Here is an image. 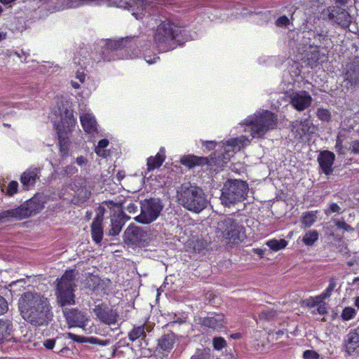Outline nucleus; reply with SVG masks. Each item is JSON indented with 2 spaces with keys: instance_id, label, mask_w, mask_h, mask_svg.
Wrapping results in <instances>:
<instances>
[{
  "instance_id": "de8ad7c7",
  "label": "nucleus",
  "mask_w": 359,
  "mask_h": 359,
  "mask_svg": "<svg viewBox=\"0 0 359 359\" xmlns=\"http://www.w3.org/2000/svg\"><path fill=\"white\" fill-rule=\"evenodd\" d=\"M209 349H198L191 359H204L208 354Z\"/></svg>"
},
{
  "instance_id": "ddd939ff",
  "label": "nucleus",
  "mask_w": 359,
  "mask_h": 359,
  "mask_svg": "<svg viewBox=\"0 0 359 359\" xmlns=\"http://www.w3.org/2000/svg\"><path fill=\"white\" fill-rule=\"evenodd\" d=\"M291 126L294 137L299 140H309L316 130V126L309 118L295 121L292 123Z\"/></svg>"
},
{
  "instance_id": "1a4fd4ad",
  "label": "nucleus",
  "mask_w": 359,
  "mask_h": 359,
  "mask_svg": "<svg viewBox=\"0 0 359 359\" xmlns=\"http://www.w3.org/2000/svg\"><path fill=\"white\" fill-rule=\"evenodd\" d=\"M152 240L151 231L134 224H130L124 231L123 241L132 248L146 247Z\"/></svg>"
},
{
  "instance_id": "7ed1b4c3",
  "label": "nucleus",
  "mask_w": 359,
  "mask_h": 359,
  "mask_svg": "<svg viewBox=\"0 0 359 359\" xmlns=\"http://www.w3.org/2000/svg\"><path fill=\"white\" fill-rule=\"evenodd\" d=\"M18 305L22 318L34 325L47 323L53 316L48 299L36 292H25Z\"/></svg>"
},
{
  "instance_id": "774afa93",
  "label": "nucleus",
  "mask_w": 359,
  "mask_h": 359,
  "mask_svg": "<svg viewBox=\"0 0 359 359\" xmlns=\"http://www.w3.org/2000/svg\"><path fill=\"white\" fill-rule=\"evenodd\" d=\"M71 83H72V87L76 89L80 88V83L77 81H72Z\"/></svg>"
},
{
  "instance_id": "a18cd8bd",
  "label": "nucleus",
  "mask_w": 359,
  "mask_h": 359,
  "mask_svg": "<svg viewBox=\"0 0 359 359\" xmlns=\"http://www.w3.org/2000/svg\"><path fill=\"white\" fill-rule=\"evenodd\" d=\"M335 286H336L335 281L333 279H332L330 281L329 285L327 287V289L325 290V291L324 292H323L322 294H320L325 299L328 298L331 295Z\"/></svg>"
},
{
  "instance_id": "4be33fe9",
  "label": "nucleus",
  "mask_w": 359,
  "mask_h": 359,
  "mask_svg": "<svg viewBox=\"0 0 359 359\" xmlns=\"http://www.w3.org/2000/svg\"><path fill=\"white\" fill-rule=\"evenodd\" d=\"M202 323L207 327L219 331L225 327L226 323L222 313H212L204 318Z\"/></svg>"
},
{
  "instance_id": "7c9ffc66",
  "label": "nucleus",
  "mask_w": 359,
  "mask_h": 359,
  "mask_svg": "<svg viewBox=\"0 0 359 359\" xmlns=\"http://www.w3.org/2000/svg\"><path fill=\"white\" fill-rule=\"evenodd\" d=\"M67 336L69 339H72L73 341L76 342H88L92 344H100L102 346L106 344L105 343L102 342L100 339L95 337H84L74 334L71 332L67 333Z\"/></svg>"
},
{
  "instance_id": "dca6fc26",
  "label": "nucleus",
  "mask_w": 359,
  "mask_h": 359,
  "mask_svg": "<svg viewBox=\"0 0 359 359\" xmlns=\"http://www.w3.org/2000/svg\"><path fill=\"white\" fill-rule=\"evenodd\" d=\"M289 97L291 105L299 111L309 107L313 100L311 95L305 90L292 92Z\"/></svg>"
},
{
  "instance_id": "e433bc0d",
  "label": "nucleus",
  "mask_w": 359,
  "mask_h": 359,
  "mask_svg": "<svg viewBox=\"0 0 359 359\" xmlns=\"http://www.w3.org/2000/svg\"><path fill=\"white\" fill-rule=\"evenodd\" d=\"M345 138L346 135L342 132H340L337 136L335 144L336 151L339 154H345L348 151L346 149H348V146L344 145V141L345 140Z\"/></svg>"
},
{
  "instance_id": "4468645a",
  "label": "nucleus",
  "mask_w": 359,
  "mask_h": 359,
  "mask_svg": "<svg viewBox=\"0 0 359 359\" xmlns=\"http://www.w3.org/2000/svg\"><path fill=\"white\" fill-rule=\"evenodd\" d=\"M43 198L38 196L27 201L25 204L18 208L20 219L29 217L38 213L43 208Z\"/></svg>"
},
{
  "instance_id": "f8f14e48",
  "label": "nucleus",
  "mask_w": 359,
  "mask_h": 359,
  "mask_svg": "<svg viewBox=\"0 0 359 359\" xmlns=\"http://www.w3.org/2000/svg\"><path fill=\"white\" fill-rule=\"evenodd\" d=\"M323 17L336 22L342 27H348L351 22V17L345 9L339 6H330L322 12Z\"/></svg>"
},
{
  "instance_id": "4c0bfd02",
  "label": "nucleus",
  "mask_w": 359,
  "mask_h": 359,
  "mask_svg": "<svg viewBox=\"0 0 359 359\" xmlns=\"http://www.w3.org/2000/svg\"><path fill=\"white\" fill-rule=\"evenodd\" d=\"M86 285L91 288L94 291H97L99 290V288L101 287V283L102 282L100 278L96 276H90L87 280H86Z\"/></svg>"
},
{
  "instance_id": "a211bd4d",
  "label": "nucleus",
  "mask_w": 359,
  "mask_h": 359,
  "mask_svg": "<svg viewBox=\"0 0 359 359\" xmlns=\"http://www.w3.org/2000/svg\"><path fill=\"white\" fill-rule=\"evenodd\" d=\"M80 121L83 129L89 135H94L97 133V124L95 116L90 109L81 108Z\"/></svg>"
},
{
  "instance_id": "473e14b6",
  "label": "nucleus",
  "mask_w": 359,
  "mask_h": 359,
  "mask_svg": "<svg viewBox=\"0 0 359 359\" xmlns=\"http://www.w3.org/2000/svg\"><path fill=\"white\" fill-rule=\"evenodd\" d=\"M318 211H309L303 213L301 221L306 228L311 226L317 219Z\"/></svg>"
},
{
  "instance_id": "b1692460",
  "label": "nucleus",
  "mask_w": 359,
  "mask_h": 359,
  "mask_svg": "<svg viewBox=\"0 0 359 359\" xmlns=\"http://www.w3.org/2000/svg\"><path fill=\"white\" fill-rule=\"evenodd\" d=\"M176 341V336L174 333H168L163 335L158 341V347L163 351L170 352Z\"/></svg>"
},
{
  "instance_id": "5701e85b",
  "label": "nucleus",
  "mask_w": 359,
  "mask_h": 359,
  "mask_svg": "<svg viewBox=\"0 0 359 359\" xmlns=\"http://www.w3.org/2000/svg\"><path fill=\"white\" fill-rule=\"evenodd\" d=\"M327 59L325 53H320L318 47H310V51L307 55L308 64L311 67H316L323 62Z\"/></svg>"
},
{
  "instance_id": "338daca9",
  "label": "nucleus",
  "mask_w": 359,
  "mask_h": 359,
  "mask_svg": "<svg viewBox=\"0 0 359 359\" xmlns=\"http://www.w3.org/2000/svg\"><path fill=\"white\" fill-rule=\"evenodd\" d=\"M137 209V207L134 205V204H130L128 206V210L130 212H135V210Z\"/></svg>"
},
{
  "instance_id": "680f3d73",
  "label": "nucleus",
  "mask_w": 359,
  "mask_h": 359,
  "mask_svg": "<svg viewBox=\"0 0 359 359\" xmlns=\"http://www.w3.org/2000/svg\"><path fill=\"white\" fill-rule=\"evenodd\" d=\"M203 145L205 146L208 151L213 149L216 146V142L213 141L203 142Z\"/></svg>"
},
{
  "instance_id": "cd10ccee",
  "label": "nucleus",
  "mask_w": 359,
  "mask_h": 359,
  "mask_svg": "<svg viewBox=\"0 0 359 359\" xmlns=\"http://www.w3.org/2000/svg\"><path fill=\"white\" fill-rule=\"evenodd\" d=\"M165 161V149L161 147L156 156H150L147 158V172L159 168Z\"/></svg>"
},
{
  "instance_id": "c03bdc74",
  "label": "nucleus",
  "mask_w": 359,
  "mask_h": 359,
  "mask_svg": "<svg viewBox=\"0 0 359 359\" xmlns=\"http://www.w3.org/2000/svg\"><path fill=\"white\" fill-rule=\"evenodd\" d=\"M18 183L16 181H11L6 189V194L13 196L18 192Z\"/></svg>"
},
{
  "instance_id": "0e129e2a",
  "label": "nucleus",
  "mask_w": 359,
  "mask_h": 359,
  "mask_svg": "<svg viewBox=\"0 0 359 359\" xmlns=\"http://www.w3.org/2000/svg\"><path fill=\"white\" fill-rule=\"evenodd\" d=\"M24 283H25L24 280L21 279V280H18L15 282H13L11 284H10V287H13L14 286H17L18 285L22 286V284H24Z\"/></svg>"
},
{
  "instance_id": "9b49d317",
  "label": "nucleus",
  "mask_w": 359,
  "mask_h": 359,
  "mask_svg": "<svg viewBox=\"0 0 359 359\" xmlns=\"http://www.w3.org/2000/svg\"><path fill=\"white\" fill-rule=\"evenodd\" d=\"M109 4L128 9L132 12V15L137 19L140 20L147 13L148 7L147 1L144 0H107Z\"/></svg>"
},
{
  "instance_id": "bb28decb",
  "label": "nucleus",
  "mask_w": 359,
  "mask_h": 359,
  "mask_svg": "<svg viewBox=\"0 0 359 359\" xmlns=\"http://www.w3.org/2000/svg\"><path fill=\"white\" fill-rule=\"evenodd\" d=\"M180 162L189 168L210 163L207 158L198 157L194 155L184 156L181 158Z\"/></svg>"
},
{
  "instance_id": "2f4dec72",
  "label": "nucleus",
  "mask_w": 359,
  "mask_h": 359,
  "mask_svg": "<svg viewBox=\"0 0 359 359\" xmlns=\"http://www.w3.org/2000/svg\"><path fill=\"white\" fill-rule=\"evenodd\" d=\"M12 219H20L18 208L0 212V222H6Z\"/></svg>"
},
{
  "instance_id": "f704fd0d",
  "label": "nucleus",
  "mask_w": 359,
  "mask_h": 359,
  "mask_svg": "<svg viewBox=\"0 0 359 359\" xmlns=\"http://www.w3.org/2000/svg\"><path fill=\"white\" fill-rule=\"evenodd\" d=\"M109 145V141L107 139H102L99 141L95 147V153L97 156L105 158L109 154V151L106 149Z\"/></svg>"
},
{
  "instance_id": "412c9836",
  "label": "nucleus",
  "mask_w": 359,
  "mask_h": 359,
  "mask_svg": "<svg viewBox=\"0 0 359 359\" xmlns=\"http://www.w3.org/2000/svg\"><path fill=\"white\" fill-rule=\"evenodd\" d=\"M335 159L334 153L330 151H323L320 152L318 157V161L322 171L328 175L332 172V165Z\"/></svg>"
},
{
  "instance_id": "f257e3e1",
  "label": "nucleus",
  "mask_w": 359,
  "mask_h": 359,
  "mask_svg": "<svg viewBox=\"0 0 359 359\" xmlns=\"http://www.w3.org/2000/svg\"><path fill=\"white\" fill-rule=\"evenodd\" d=\"M147 27L142 31L139 36H127L118 39H106L100 42L102 48V59L110 61L116 59L133 58L135 55H122L123 48H130L133 45L144 50L153 45L161 52H168L175 49L180 44V36L184 29L172 22L170 19L159 16H147Z\"/></svg>"
},
{
  "instance_id": "c85d7f7f",
  "label": "nucleus",
  "mask_w": 359,
  "mask_h": 359,
  "mask_svg": "<svg viewBox=\"0 0 359 359\" xmlns=\"http://www.w3.org/2000/svg\"><path fill=\"white\" fill-rule=\"evenodd\" d=\"M14 331L13 323L6 318L0 319V341L10 337Z\"/></svg>"
},
{
  "instance_id": "603ef678",
  "label": "nucleus",
  "mask_w": 359,
  "mask_h": 359,
  "mask_svg": "<svg viewBox=\"0 0 359 359\" xmlns=\"http://www.w3.org/2000/svg\"><path fill=\"white\" fill-rule=\"evenodd\" d=\"M316 307V309L312 311L313 313H319L320 315H323L327 313V308L325 304L322 302Z\"/></svg>"
},
{
  "instance_id": "09e8293b",
  "label": "nucleus",
  "mask_w": 359,
  "mask_h": 359,
  "mask_svg": "<svg viewBox=\"0 0 359 359\" xmlns=\"http://www.w3.org/2000/svg\"><path fill=\"white\" fill-rule=\"evenodd\" d=\"M304 359H319L320 355L313 350H306L303 353Z\"/></svg>"
},
{
  "instance_id": "a19ab883",
  "label": "nucleus",
  "mask_w": 359,
  "mask_h": 359,
  "mask_svg": "<svg viewBox=\"0 0 359 359\" xmlns=\"http://www.w3.org/2000/svg\"><path fill=\"white\" fill-rule=\"evenodd\" d=\"M212 345L215 350L220 351L226 346V342L224 338L217 337L213 338Z\"/></svg>"
},
{
  "instance_id": "ea45409f",
  "label": "nucleus",
  "mask_w": 359,
  "mask_h": 359,
  "mask_svg": "<svg viewBox=\"0 0 359 359\" xmlns=\"http://www.w3.org/2000/svg\"><path fill=\"white\" fill-rule=\"evenodd\" d=\"M123 224L121 221H118L117 219H111V229L109 231V234L111 236L118 235L122 229Z\"/></svg>"
},
{
  "instance_id": "8fccbe9b",
  "label": "nucleus",
  "mask_w": 359,
  "mask_h": 359,
  "mask_svg": "<svg viewBox=\"0 0 359 359\" xmlns=\"http://www.w3.org/2000/svg\"><path fill=\"white\" fill-rule=\"evenodd\" d=\"M290 23V20L285 16L283 15L278 18L276 21L277 27H285Z\"/></svg>"
},
{
  "instance_id": "37998d69",
  "label": "nucleus",
  "mask_w": 359,
  "mask_h": 359,
  "mask_svg": "<svg viewBox=\"0 0 359 359\" xmlns=\"http://www.w3.org/2000/svg\"><path fill=\"white\" fill-rule=\"evenodd\" d=\"M317 116L320 120L324 121H328L331 118L330 112L325 109H318Z\"/></svg>"
},
{
  "instance_id": "79ce46f5",
  "label": "nucleus",
  "mask_w": 359,
  "mask_h": 359,
  "mask_svg": "<svg viewBox=\"0 0 359 359\" xmlns=\"http://www.w3.org/2000/svg\"><path fill=\"white\" fill-rule=\"evenodd\" d=\"M355 310L351 307H346L341 313V318L344 320H349L354 318L355 316Z\"/></svg>"
},
{
  "instance_id": "6e6d98bb",
  "label": "nucleus",
  "mask_w": 359,
  "mask_h": 359,
  "mask_svg": "<svg viewBox=\"0 0 359 359\" xmlns=\"http://www.w3.org/2000/svg\"><path fill=\"white\" fill-rule=\"evenodd\" d=\"M335 224H336V226L339 229H342L346 231H352L353 230L352 227L350 225L347 224L345 222L336 221Z\"/></svg>"
},
{
  "instance_id": "aec40b11",
  "label": "nucleus",
  "mask_w": 359,
  "mask_h": 359,
  "mask_svg": "<svg viewBox=\"0 0 359 359\" xmlns=\"http://www.w3.org/2000/svg\"><path fill=\"white\" fill-rule=\"evenodd\" d=\"M63 312L69 327L84 328L86 326L88 318L84 313L76 309H65Z\"/></svg>"
},
{
  "instance_id": "0eeeda50",
  "label": "nucleus",
  "mask_w": 359,
  "mask_h": 359,
  "mask_svg": "<svg viewBox=\"0 0 359 359\" xmlns=\"http://www.w3.org/2000/svg\"><path fill=\"white\" fill-rule=\"evenodd\" d=\"M74 278V271L69 270L60 279H57V300L62 306L74 304L75 303L74 290L76 285Z\"/></svg>"
},
{
  "instance_id": "2eb2a0df",
  "label": "nucleus",
  "mask_w": 359,
  "mask_h": 359,
  "mask_svg": "<svg viewBox=\"0 0 359 359\" xmlns=\"http://www.w3.org/2000/svg\"><path fill=\"white\" fill-rule=\"evenodd\" d=\"M93 312L103 323L111 325L118 323V313L105 304H96L93 308Z\"/></svg>"
},
{
  "instance_id": "69168bd1",
  "label": "nucleus",
  "mask_w": 359,
  "mask_h": 359,
  "mask_svg": "<svg viewBox=\"0 0 359 359\" xmlns=\"http://www.w3.org/2000/svg\"><path fill=\"white\" fill-rule=\"evenodd\" d=\"M263 314L267 319H270L274 316V313L272 311L268 312L267 311H266L263 313Z\"/></svg>"
},
{
  "instance_id": "6e6552de",
  "label": "nucleus",
  "mask_w": 359,
  "mask_h": 359,
  "mask_svg": "<svg viewBox=\"0 0 359 359\" xmlns=\"http://www.w3.org/2000/svg\"><path fill=\"white\" fill-rule=\"evenodd\" d=\"M248 192V184L241 180L228 181L224 184L221 202L225 206H231L244 200Z\"/></svg>"
},
{
  "instance_id": "13d9d810",
  "label": "nucleus",
  "mask_w": 359,
  "mask_h": 359,
  "mask_svg": "<svg viewBox=\"0 0 359 359\" xmlns=\"http://www.w3.org/2000/svg\"><path fill=\"white\" fill-rule=\"evenodd\" d=\"M144 60L148 64L151 65L156 62V61L159 60V57L154 55L153 57H151V55H145Z\"/></svg>"
},
{
  "instance_id": "bf43d9fd",
  "label": "nucleus",
  "mask_w": 359,
  "mask_h": 359,
  "mask_svg": "<svg viewBox=\"0 0 359 359\" xmlns=\"http://www.w3.org/2000/svg\"><path fill=\"white\" fill-rule=\"evenodd\" d=\"M86 78V74H84V72L78 70L76 74V79L79 81L81 83H83L84 82Z\"/></svg>"
},
{
  "instance_id": "e2e57ef3",
  "label": "nucleus",
  "mask_w": 359,
  "mask_h": 359,
  "mask_svg": "<svg viewBox=\"0 0 359 359\" xmlns=\"http://www.w3.org/2000/svg\"><path fill=\"white\" fill-rule=\"evenodd\" d=\"M76 162L79 165L83 166L86 164L87 160L84 156H81L76 158Z\"/></svg>"
},
{
  "instance_id": "4d7b16f0",
  "label": "nucleus",
  "mask_w": 359,
  "mask_h": 359,
  "mask_svg": "<svg viewBox=\"0 0 359 359\" xmlns=\"http://www.w3.org/2000/svg\"><path fill=\"white\" fill-rule=\"evenodd\" d=\"M65 172L66 175H72L77 172V168L74 165H70L66 168Z\"/></svg>"
},
{
  "instance_id": "49530a36",
  "label": "nucleus",
  "mask_w": 359,
  "mask_h": 359,
  "mask_svg": "<svg viewBox=\"0 0 359 359\" xmlns=\"http://www.w3.org/2000/svg\"><path fill=\"white\" fill-rule=\"evenodd\" d=\"M346 149L353 154H359V141L354 140L351 142L348 145V149Z\"/></svg>"
},
{
  "instance_id": "393cba45",
  "label": "nucleus",
  "mask_w": 359,
  "mask_h": 359,
  "mask_svg": "<svg viewBox=\"0 0 359 359\" xmlns=\"http://www.w3.org/2000/svg\"><path fill=\"white\" fill-rule=\"evenodd\" d=\"M102 217L101 215H97L94 219L91 225V233L93 241L99 243L101 242L103 236L102 227Z\"/></svg>"
},
{
  "instance_id": "423d86ee",
  "label": "nucleus",
  "mask_w": 359,
  "mask_h": 359,
  "mask_svg": "<svg viewBox=\"0 0 359 359\" xmlns=\"http://www.w3.org/2000/svg\"><path fill=\"white\" fill-rule=\"evenodd\" d=\"M216 234L228 243L238 244L245 238L244 228L231 217L220 219L216 227Z\"/></svg>"
},
{
  "instance_id": "9d476101",
  "label": "nucleus",
  "mask_w": 359,
  "mask_h": 359,
  "mask_svg": "<svg viewBox=\"0 0 359 359\" xmlns=\"http://www.w3.org/2000/svg\"><path fill=\"white\" fill-rule=\"evenodd\" d=\"M163 205L158 199L151 198L141 203V212L135 219L142 224H149L155 221L159 216Z\"/></svg>"
},
{
  "instance_id": "3c124183",
  "label": "nucleus",
  "mask_w": 359,
  "mask_h": 359,
  "mask_svg": "<svg viewBox=\"0 0 359 359\" xmlns=\"http://www.w3.org/2000/svg\"><path fill=\"white\" fill-rule=\"evenodd\" d=\"M76 192L78 197L82 200H86L89 198L90 192L86 188L78 189Z\"/></svg>"
},
{
  "instance_id": "f3484780",
  "label": "nucleus",
  "mask_w": 359,
  "mask_h": 359,
  "mask_svg": "<svg viewBox=\"0 0 359 359\" xmlns=\"http://www.w3.org/2000/svg\"><path fill=\"white\" fill-rule=\"evenodd\" d=\"M41 176V169L32 166L25 170L21 175L20 181L24 189L29 190L34 187Z\"/></svg>"
},
{
  "instance_id": "052dcab7",
  "label": "nucleus",
  "mask_w": 359,
  "mask_h": 359,
  "mask_svg": "<svg viewBox=\"0 0 359 359\" xmlns=\"http://www.w3.org/2000/svg\"><path fill=\"white\" fill-rule=\"evenodd\" d=\"M55 341L54 339H47L44 341L43 345L48 349H53L55 346Z\"/></svg>"
},
{
  "instance_id": "72a5a7b5",
  "label": "nucleus",
  "mask_w": 359,
  "mask_h": 359,
  "mask_svg": "<svg viewBox=\"0 0 359 359\" xmlns=\"http://www.w3.org/2000/svg\"><path fill=\"white\" fill-rule=\"evenodd\" d=\"M318 237L319 234L316 230H309L304 235L302 241L306 245L311 246L318 239Z\"/></svg>"
},
{
  "instance_id": "f03ea898",
  "label": "nucleus",
  "mask_w": 359,
  "mask_h": 359,
  "mask_svg": "<svg viewBox=\"0 0 359 359\" xmlns=\"http://www.w3.org/2000/svg\"><path fill=\"white\" fill-rule=\"evenodd\" d=\"M277 122V116L268 110H259L253 115L249 116L240 123V126L243 132L249 133L250 136L241 135L223 142V151L216 163L224 166L235 152L249 145L252 139L262 137L269 131L275 129Z\"/></svg>"
},
{
  "instance_id": "a878e982",
  "label": "nucleus",
  "mask_w": 359,
  "mask_h": 359,
  "mask_svg": "<svg viewBox=\"0 0 359 359\" xmlns=\"http://www.w3.org/2000/svg\"><path fill=\"white\" fill-rule=\"evenodd\" d=\"M359 334L355 331L351 330L347 335L345 343L346 351L352 354L359 346Z\"/></svg>"
},
{
  "instance_id": "c9c22d12",
  "label": "nucleus",
  "mask_w": 359,
  "mask_h": 359,
  "mask_svg": "<svg viewBox=\"0 0 359 359\" xmlns=\"http://www.w3.org/2000/svg\"><path fill=\"white\" fill-rule=\"evenodd\" d=\"M267 246L273 251L284 249L287 245V241L285 239H272L266 242Z\"/></svg>"
},
{
  "instance_id": "20e7f679",
  "label": "nucleus",
  "mask_w": 359,
  "mask_h": 359,
  "mask_svg": "<svg viewBox=\"0 0 359 359\" xmlns=\"http://www.w3.org/2000/svg\"><path fill=\"white\" fill-rule=\"evenodd\" d=\"M58 113L60 116V121L55 123V128L58 136L60 151L63 155H67L70 150H72L71 142L69 140L68 134L70 133L76 124L74 117L73 109L71 104L66 102H61L58 106Z\"/></svg>"
},
{
  "instance_id": "39448f33",
  "label": "nucleus",
  "mask_w": 359,
  "mask_h": 359,
  "mask_svg": "<svg viewBox=\"0 0 359 359\" xmlns=\"http://www.w3.org/2000/svg\"><path fill=\"white\" fill-rule=\"evenodd\" d=\"M177 197L179 203L184 208L194 212H200L208 203L203 191L190 184H182L177 191Z\"/></svg>"
},
{
  "instance_id": "6ab92c4d",
  "label": "nucleus",
  "mask_w": 359,
  "mask_h": 359,
  "mask_svg": "<svg viewBox=\"0 0 359 359\" xmlns=\"http://www.w3.org/2000/svg\"><path fill=\"white\" fill-rule=\"evenodd\" d=\"M344 80L351 88L359 86V58H355L346 65Z\"/></svg>"
},
{
  "instance_id": "c756f323",
  "label": "nucleus",
  "mask_w": 359,
  "mask_h": 359,
  "mask_svg": "<svg viewBox=\"0 0 359 359\" xmlns=\"http://www.w3.org/2000/svg\"><path fill=\"white\" fill-rule=\"evenodd\" d=\"M145 330L147 332L151 331V328L148 326L141 325L135 327L128 334V338L130 341H134L140 338H144L146 336Z\"/></svg>"
},
{
  "instance_id": "58836bf2",
  "label": "nucleus",
  "mask_w": 359,
  "mask_h": 359,
  "mask_svg": "<svg viewBox=\"0 0 359 359\" xmlns=\"http://www.w3.org/2000/svg\"><path fill=\"white\" fill-rule=\"evenodd\" d=\"M325 299L320 294L314 297H310L304 301V304L309 308H315L323 302Z\"/></svg>"
},
{
  "instance_id": "864d4df0",
  "label": "nucleus",
  "mask_w": 359,
  "mask_h": 359,
  "mask_svg": "<svg viewBox=\"0 0 359 359\" xmlns=\"http://www.w3.org/2000/svg\"><path fill=\"white\" fill-rule=\"evenodd\" d=\"M8 310V304L5 299L0 296V315L5 313Z\"/></svg>"
},
{
  "instance_id": "5fc2aeb1",
  "label": "nucleus",
  "mask_w": 359,
  "mask_h": 359,
  "mask_svg": "<svg viewBox=\"0 0 359 359\" xmlns=\"http://www.w3.org/2000/svg\"><path fill=\"white\" fill-rule=\"evenodd\" d=\"M341 208L337 203H332L330 206V210H325V213L329 215L331 212H339Z\"/></svg>"
}]
</instances>
